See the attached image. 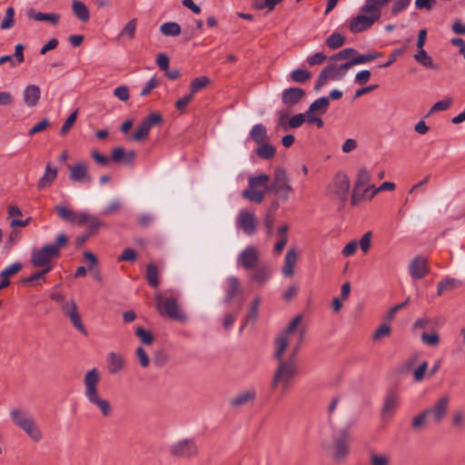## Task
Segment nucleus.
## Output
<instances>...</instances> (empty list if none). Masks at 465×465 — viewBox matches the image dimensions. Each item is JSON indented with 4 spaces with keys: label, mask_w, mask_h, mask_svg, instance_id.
Returning <instances> with one entry per match:
<instances>
[{
    "label": "nucleus",
    "mask_w": 465,
    "mask_h": 465,
    "mask_svg": "<svg viewBox=\"0 0 465 465\" xmlns=\"http://www.w3.org/2000/svg\"><path fill=\"white\" fill-rule=\"evenodd\" d=\"M241 292L242 289L239 279L235 276L228 277L226 280L224 301L226 302H232L236 294L240 293Z\"/></svg>",
    "instance_id": "nucleus-32"
},
{
    "label": "nucleus",
    "mask_w": 465,
    "mask_h": 465,
    "mask_svg": "<svg viewBox=\"0 0 465 465\" xmlns=\"http://www.w3.org/2000/svg\"><path fill=\"white\" fill-rule=\"evenodd\" d=\"M450 98H445L441 101L435 103L430 110V114H433L436 112H441L447 110L451 104Z\"/></svg>",
    "instance_id": "nucleus-61"
},
{
    "label": "nucleus",
    "mask_w": 465,
    "mask_h": 465,
    "mask_svg": "<svg viewBox=\"0 0 465 465\" xmlns=\"http://www.w3.org/2000/svg\"><path fill=\"white\" fill-rule=\"evenodd\" d=\"M22 269V265L19 262H14L5 267L0 273L1 278L8 279L9 277L16 274Z\"/></svg>",
    "instance_id": "nucleus-56"
},
{
    "label": "nucleus",
    "mask_w": 465,
    "mask_h": 465,
    "mask_svg": "<svg viewBox=\"0 0 465 465\" xmlns=\"http://www.w3.org/2000/svg\"><path fill=\"white\" fill-rule=\"evenodd\" d=\"M193 99V95L192 94H186L180 99H178L175 103V108L179 110L181 113L185 111L186 106L192 102Z\"/></svg>",
    "instance_id": "nucleus-59"
},
{
    "label": "nucleus",
    "mask_w": 465,
    "mask_h": 465,
    "mask_svg": "<svg viewBox=\"0 0 465 465\" xmlns=\"http://www.w3.org/2000/svg\"><path fill=\"white\" fill-rule=\"evenodd\" d=\"M107 370L110 374H116L124 370L126 361L124 356L116 351H109L106 355Z\"/></svg>",
    "instance_id": "nucleus-22"
},
{
    "label": "nucleus",
    "mask_w": 465,
    "mask_h": 465,
    "mask_svg": "<svg viewBox=\"0 0 465 465\" xmlns=\"http://www.w3.org/2000/svg\"><path fill=\"white\" fill-rule=\"evenodd\" d=\"M69 179L73 183L80 184H90L92 183V175L89 173V164L81 161L73 164H68Z\"/></svg>",
    "instance_id": "nucleus-12"
},
{
    "label": "nucleus",
    "mask_w": 465,
    "mask_h": 465,
    "mask_svg": "<svg viewBox=\"0 0 465 465\" xmlns=\"http://www.w3.org/2000/svg\"><path fill=\"white\" fill-rule=\"evenodd\" d=\"M428 420H430V416L427 411H424L423 412L413 418L412 426L415 429H420L425 425Z\"/></svg>",
    "instance_id": "nucleus-62"
},
{
    "label": "nucleus",
    "mask_w": 465,
    "mask_h": 465,
    "mask_svg": "<svg viewBox=\"0 0 465 465\" xmlns=\"http://www.w3.org/2000/svg\"><path fill=\"white\" fill-rule=\"evenodd\" d=\"M146 279L148 283L156 288L159 285L158 270L155 263L151 262L146 267Z\"/></svg>",
    "instance_id": "nucleus-39"
},
{
    "label": "nucleus",
    "mask_w": 465,
    "mask_h": 465,
    "mask_svg": "<svg viewBox=\"0 0 465 465\" xmlns=\"http://www.w3.org/2000/svg\"><path fill=\"white\" fill-rule=\"evenodd\" d=\"M62 312L68 316L72 324L84 334H86V330L82 322L81 316L78 312L76 302L74 300L64 302L62 306Z\"/></svg>",
    "instance_id": "nucleus-18"
},
{
    "label": "nucleus",
    "mask_w": 465,
    "mask_h": 465,
    "mask_svg": "<svg viewBox=\"0 0 465 465\" xmlns=\"http://www.w3.org/2000/svg\"><path fill=\"white\" fill-rule=\"evenodd\" d=\"M390 0H365L360 14L350 20V30L361 33L371 28L381 17L382 8Z\"/></svg>",
    "instance_id": "nucleus-4"
},
{
    "label": "nucleus",
    "mask_w": 465,
    "mask_h": 465,
    "mask_svg": "<svg viewBox=\"0 0 465 465\" xmlns=\"http://www.w3.org/2000/svg\"><path fill=\"white\" fill-rule=\"evenodd\" d=\"M329 62L330 64L326 66L319 75L318 83L316 84L317 90L324 85L329 80L341 79L347 73L348 69L351 67L349 61H346L343 64H339V61H331L329 59Z\"/></svg>",
    "instance_id": "nucleus-10"
},
{
    "label": "nucleus",
    "mask_w": 465,
    "mask_h": 465,
    "mask_svg": "<svg viewBox=\"0 0 465 465\" xmlns=\"http://www.w3.org/2000/svg\"><path fill=\"white\" fill-rule=\"evenodd\" d=\"M160 32L166 36H176L181 34V26L175 22H166L160 26Z\"/></svg>",
    "instance_id": "nucleus-38"
},
{
    "label": "nucleus",
    "mask_w": 465,
    "mask_h": 465,
    "mask_svg": "<svg viewBox=\"0 0 465 465\" xmlns=\"http://www.w3.org/2000/svg\"><path fill=\"white\" fill-rule=\"evenodd\" d=\"M102 372L97 368L85 371L83 378L84 396L89 405L98 411L104 418H109L114 412V407L109 400L99 391Z\"/></svg>",
    "instance_id": "nucleus-3"
},
{
    "label": "nucleus",
    "mask_w": 465,
    "mask_h": 465,
    "mask_svg": "<svg viewBox=\"0 0 465 465\" xmlns=\"http://www.w3.org/2000/svg\"><path fill=\"white\" fill-rule=\"evenodd\" d=\"M78 224H86L89 235L94 233L103 225V223L95 216L87 213H79Z\"/></svg>",
    "instance_id": "nucleus-31"
},
{
    "label": "nucleus",
    "mask_w": 465,
    "mask_h": 465,
    "mask_svg": "<svg viewBox=\"0 0 465 465\" xmlns=\"http://www.w3.org/2000/svg\"><path fill=\"white\" fill-rule=\"evenodd\" d=\"M210 83H211L210 78L205 75L196 77L190 84V92L189 93L192 94L193 95H194L198 92L204 89Z\"/></svg>",
    "instance_id": "nucleus-37"
},
{
    "label": "nucleus",
    "mask_w": 465,
    "mask_h": 465,
    "mask_svg": "<svg viewBox=\"0 0 465 465\" xmlns=\"http://www.w3.org/2000/svg\"><path fill=\"white\" fill-rule=\"evenodd\" d=\"M371 174L366 167H361L355 178L351 203L356 205L359 202L362 201V195H366L367 193L372 188Z\"/></svg>",
    "instance_id": "nucleus-9"
},
{
    "label": "nucleus",
    "mask_w": 465,
    "mask_h": 465,
    "mask_svg": "<svg viewBox=\"0 0 465 465\" xmlns=\"http://www.w3.org/2000/svg\"><path fill=\"white\" fill-rule=\"evenodd\" d=\"M371 239L372 232L369 231L363 233L359 242H357L359 244L358 248H360L364 254L367 253L371 247Z\"/></svg>",
    "instance_id": "nucleus-51"
},
{
    "label": "nucleus",
    "mask_w": 465,
    "mask_h": 465,
    "mask_svg": "<svg viewBox=\"0 0 465 465\" xmlns=\"http://www.w3.org/2000/svg\"><path fill=\"white\" fill-rule=\"evenodd\" d=\"M278 114V122H277V128H282L284 131H287L290 129V126L288 125V120H289V114L284 111H279L277 113Z\"/></svg>",
    "instance_id": "nucleus-63"
},
{
    "label": "nucleus",
    "mask_w": 465,
    "mask_h": 465,
    "mask_svg": "<svg viewBox=\"0 0 465 465\" xmlns=\"http://www.w3.org/2000/svg\"><path fill=\"white\" fill-rule=\"evenodd\" d=\"M235 224L245 234L252 236L257 232L258 221L253 213L242 209L237 213Z\"/></svg>",
    "instance_id": "nucleus-13"
},
{
    "label": "nucleus",
    "mask_w": 465,
    "mask_h": 465,
    "mask_svg": "<svg viewBox=\"0 0 465 465\" xmlns=\"http://www.w3.org/2000/svg\"><path fill=\"white\" fill-rule=\"evenodd\" d=\"M429 272L428 260L423 256H417L409 264V273L412 280H420Z\"/></svg>",
    "instance_id": "nucleus-20"
},
{
    "label": "nucleus",
    "mask_w": 465,
    "mask_h": 465,
    "mask_svg": "<svg viewBox=\"0 0 465 465\" xmlns=\"http://www.w3.org/2000/svg\"><path fill=\"white\" fill-rule=\"evenodd\" d=\"M400 393L394 390L386 392L383 398L381 415L383 419H391L400 406Z\"/></svg>",
    "instance_id": "nucleus-17"
},
{
    "label": "nucleus",
    "mask_w": 465,
    "mask_h": 465,
    "mask_svg": "<svg viewBox=\"0 0 465 465\" xmlns=\"http://www.w3.org/2000/svg\"><path fill=\"white\" fill-rule=\"evenodd\" d=\"M411 2V0H396L391 6V15H398L401 11H403L409 6Z\"/></svg>",
    "instance_id": "nucleus-57"
},
{
    "label": "nucleus",
    "mask_w": 465,
    "mask_h": 465,
    "mask_svg": "<svg viewBox=\"0 0 465 465\" xmlns=\"http://www.w3.org/2000/svg\"><path fill=\"white\" fill-rule=\"evenodd\" d=\"M277 360L278 365L273 375L272 386H280L283 391H286L298 371L297 362L295 358Z\"/></svg>",
    "instance_id": "nucleus-6"
},
{
    "label": "nucleus",
    "mask_w": 465,
    "mask_h": 465,
    "mask_svg": "<svg viewBox=\"0 0 465 465\" xmlns=\"http://www.w3.org/2000/svg\"><path fill=\"white\" fill-rule=\"evenodd\" d=\"M416 53L413 54V59L421 66L438 71L440 65L434 62L431 55L422 47L421 49H416Z\"/></svg>",
    "instance_id": "nucleus-28"
},
{
    "label": "nucleus",
    "mask_w": 465,
    "mask_h": 465,
    "mask_svg": "<svg viewBox=\"0 0 465 465\" xmlns=\"http://www.w3.org/2000/svg\"><path fill=\"white\" fill-rule=\"evenodd\" d=\"M55 211L58 216L65 222L69 223H76L78 224V216L79 213H74V211L68 209L64 204H58L55 206Z\"/></svg>",
    "instance_id": "nucleus-35"
},
{
    "label": "nucleus",
    "mask_w": 465,
    "mask_h": 465,
    "mask_svg": "<svg viewBox=\"0 0 465 465\" xmlns=\"http://www.w3.org/2000/svg\"><path fill=\"white\" fill-rule=\"evenodd\" d=\"M345 43V37L339 33L331 34L326 40L327 45L331 49H337Z\"/></svg>",
    "instance_id": "nucleus-50"
},
{
    "label": "nucleus",
    "mask_w": 465,
    "mask_h": 465,
    "mask_svg": "<svg viewBox=\"0 0 465 465\" xmlns=\"http://www.w3.org/2000/svg\"><path fill=\"white\" fill-rule=\"evenodd\" d=\"M58 169L52 163H47L43 176L37 183V189L44 190L50 187L57 178Z\"/></svg>",
    "instance_id": "nucleus-26"
},
{
    "label": "nucleus",
    "mask_w": 465,
    "mask_h": 465,
    "mask_svg": "<svg viewBox=\"0 0 465 465\" xmlns=\"http://www.w3.org/2000/svg\"><path fill=\"white\" fill-rule=\"evenodd\" d=\"M135 354H136L137 361L142 368L145 369L150 365L151 361L148 356V353L145 351V350L142 346H139L135 350Z\"/></svg>",
    "instance_id": "nucleus-54"
},
{
    "label": "nucleus",
    "mask_w": 465,
    "mask_h": 465,
    "mask_svg": "<svg viewBox=\"0 0 465 465\" xmlns=\"http://www.w3.org/2000/svg\"><path fill=\"white\" fill-rule=\"evenodd\" d=\"M137 27V19H131L120 31L119 37H126L128 39H133L135 35Z\"/></svg>",
    "instance_id": "nucleus-43"
},
{
    "label": "nucleus",
    "mask_w": 465,
    "mask_h": 465,
    "mask_svg": "<svg viewBox=\"0 0 465 465\" xmlns=\"http://www.w3.org/2000/svg\"><path fill=\"white\" fill-rule=\"evenodd\" d=\"M9 417L14 426L24 431L34 442H39L44 439V432L35 418L25 408H11Z\"/></svg>",
    "instance_id": "nucleus-5"
},
{
    "label": "nucleus",
    "mask_w": 465,
    "mask_h": 465,
    "mask_svg": "<svg viewBox=\"0 0 465 465\" xmlns=\"http://www.w3.org/2000/svg\"><path fill=\"white\" fill-rule=\"evenodd\" d=\"M432 323L433 321L431 318L420 317L414 322L412 328L413 330H425Z\"/></svg>",
    "instance_id": "nucleus-64"
},
{
    "label": "nucleus",
    "mask_w": 465,
    "mask_h": 465,
    "mask_svg": "<svg viewBox=\"0 0 465 465\" xmlns=\"http://www.w3.org/2000/svg\"><path fill=\"white\" fill-rule=\"evenodd\" d=\"M23 102L27 107H35L41 97L40 87L36 84H28L23 90Z\"/></svg>",
    "instance_id": "nucleus-25"
},
{
    "label": "nucleus",
    "mask_w": 465,
    "mask_h": 465,
    "mask_svg": "<svg viewBox=\"0 0 465 465\" xmlns=\"http://www.w3.org/2000/svg\"><path fill=\"white\" fill-rule=\"evenodd\" d=\"M250 135L252 139L258 144L263 143L268 139L266 128L262 124L253 125L250 132Z\"/></svg>",
    "instance_id": "nucleus-36"
},
{
    "label": "nucleus",
    "mask_w": 465,
    "mask_h": 465,
    "mask_svg": "<svg viewBox=\"0 0 465 465\" xmlns=\"http://www.w3.org/2000/svg\"><path fill=\"white\" fill-rule=\"evenodd\" d=\"M135 334L143 344L150 345L153 341V334L150 331L144 330L143 327H137L135 329Z\"/></svg>",
    "instance_id": "nucleus-53"
},
{
    "label": "nucleus",
    "mask_w": 465,
    "mask_h": 465,
    "mask_svg": "<svg viewBox=\"0 0 465 465\" xmlns=\"http://www.w3.org/2000/svg\"><path fill=\"white\" fill-rule=\"evenodd\" d=\"M72 9L74 15L82 22H87L90 18L88 7L81 1L74 0Z\"/></svg>",
    "instance_id": "nucleus-34"
},
{
    "label": "nucleus",
    "mask_w": 465,
    "mask_h": 465,
    "mask_svg": "<svg viewBox=\"0 0 465 465\" xmlns=\"http://www.w3.org/2000/svg\"><path fill=\"white\" fill-rule=\"evenodd\" d=\"M351 188V181L344 173H338L329 185V193L341 200L346 199Z\"/></svg>",
    "instance_id": "nucleus-15"
},
{
    "label": "nucleus",
    "mask_w": 465,
    "mask_h": 465,
    "mask_svg": "<svg viewBox=\"0 0 465 465\" xmlns=\"http://www.w3.org/2000/svg\"><path fill=\"white\" fill-rule=\"evenodd\" d=\"M450 402V397L448 395H442L440 397L433 406L427 411L430 420L434 423H439L445 417Z\"/></svg>",
    "instance_id": "nucleus-19"
},
{
    "label": "nucleus",
    "mask_w": 465,
    "mask_h": 465,
    "mask_svg": "<svg viewBox=\"0 0 465 465\" xmlns=\"http://www.w3.org/2000/svg\"><path fill=\"white\" fill-rule=\"evenodd\" d=\"M298 261V252L295 248L287 251L282 266V274L284 277H292L294 274V268Z\"/></svg>",
    "instance_id": "nucleus-29"
},
{
    "label": "nucleus",
    "mask_w": 465,
    "mask_h": 465,
    "mask_svg": "<svg viewBox=\"0 0 465 465\" xmlns=\"http://www.w3.org/2000/svg\"><path fill=\"white\" fill-rule=\"evenodd\" d=\"M134 152L131 151L126 153L122 147H116L112 152V159L114 162H121L123 160H126L127 162H132L134 158Z\"/></svg>",
    "instance_id": "nucleus-44"
},
{
    "label": "nucleus",
    "mask_w": 465,
    "mask_h": 465,
    "mask_svg": "<svg viewBox=\"0 0 465 465\" xmlns=\"http://www.w3.org/2000/svg\"><path fill=\"white\" fill-rule=\"evenodd\" d=\"M392 456L387 451L372 450L369 454L370 465H391Z\"/></svg>",
    "instance_id": "nucleus-33"
},
{
    "label": "nucleus",
    "mask_w": 465,
    "mask_h": 465,
    "mask_svg": "<svg viewBox=\"0 0 465 465\" xmlns=\"http://www.w3.org/2000/svg\"><path fill=\"white\" fill-rule=\"evenodd\" d=\"M163 118L161 114L153 113L149 114L145 119L143 120L141 124L138 126L134 134L132 135L134 141H141L146 138L150 133L152 127L162 122Z\"/></svg>",
    "instance_id": "nucleus-16"
},
{
    "label": "nucleus",
    "mask_w": 465,
    "mask_h": 465,
    "mask_svg": "<svg viewBox=\"0 0 465 465\" xmlns=\"http://www.w3.org/2000/svg\"><path fill=\"white\" fill-rule=\"evenodd\" d=\"M260 250L254 245H247L238 255L236 263L238 267L245 270L255 268L260 261Z\"/></svg>",
    "instance_id": "nucleus-14"
},
{
    "label": "nucleus",
    "mask_w": 465,
    "mask_h": 465,
    "mask_svg": "<svg viewBox=\"0 0 465 465\" xmlns=\"http://www.w3.org/2000/svg\"><path fill=\"white\" fill-rule=\"evenodd\" d=\"M269 175L258 173L248 178V188L243 190L242 195L249 202L261 203L265 196V191L259 190L260 187H265L266 191L272 192L278 199L282 202L289 201L293 188L291 183V178L285 169L276 167L273 172V182L268 186Z\"/></svg>",
    "instance_id": "nucleus-1"
},
{
    "label": "nucleus",
    "mask_w": 465,
    "mask_h": 465,
    "mask_svg": "<svg viewBox=\"0 0 465 465\" xmlns=\"http://www.w3.org/2000/svg\"><path fill=\"white\" fill-rule=\"evenodd\" d=\"M420 340L427 346L436 347L440 343V335L436 331L422 332Z\"/></svg>",
    "instance_id": "nucleus-46"
},
{
    "label": "nucleus",
    "mask_w": 465,
    "mask_h": 465,
    "mask_svg": "<svg viewBox=\"0 0 465 465\" xmlns=\"http://www.w3.org/2000/svg\"><path fill=\"white\" fill-rule=\"evenodd\" d=\"M257 154L263 159H271L275 154V148L273 145L264 142L260 144V147L257 149Z\"/></svg>",
    "instance_id": "nucleus-48"
},
{
    "label": "nucleus",
    "mask_w": 465,
    "mask_h": 465,
    "mask_svg": "<svg viewBox=\"0 0 465 465\" xmlns=\"http://www.w3.org/2000/svg\"><path fill=\"white\" fill-rule=\"evenodd\" d=\"M256 398V391L253 388L242 390L236 393L231 400L230 405L234 408L242 407L252 402Z\"/></svg>",
    "instance_id": "nucleus-24"
},
{
    "label": "nucleus",
    "mask_w": 465,
    "mask_h": 465,
    "mask_svg": "<svg viewBox=\"0 0 465 465\" xmlns=\"http://www.w3.org/2000/svg\"><path fill=\"white\" fill-rule=\"evenodd\" d=\"M290 77L292 82L302 84L312 77V74L305 69H295L291 72Z\"/></svg>",
    "instance_id": "nucleus-45"
},
{
    "label": "nucleus",
    "mask_w": 465,
    "mask_h": 465,
    "mask_svg": "<svg viewBox=\"0 0 465 465\" xmlns=\"http://www.w3.org/2000/svg\"><path fill=\"white\" fill-rule=\"evenodd\" d=\"M358 242L356 240L350 241L341 249V254L343 258H349L355 254L358 249Z\"/></svg>",
    "instance_id": "nucleus-55"
},
{
    "label": "nucleus",
    "mask_w": 465,
    "mask_h": 465,
    "mask_svg": "<svg viewBox=\"0 0 465 465\" xmlns=\"http://www.w3.org/2000/svg\"><path fill=\"white\" fill-rule=\"evenodd\" d=\"M305 95L303 89L300 87H291L285 89L282 94V104L287 107H292L300 103Z\"/></svg>",
    "instance_id": "nucleus-23"
},
{
    "label": "nucleus",
    "mask_w": 465,
    "mask_h": 465,
    "mask_svg": "<svg viewBox=\"0 0 465 465\" xmlns=\"http://www.w3.org/2000/svg\"><path fill=\"white\" fill-rule=\"evenodd\" d=\"M15 25V9L12 6L7 7L4 19L1 23V28L3 30L10 29Z\"/></svg>",
    "instance_id": "nucleus-49"
},
{
    "label": "nucleus",
    "mask_w": 465,
    "mask_h": 465,
    "mask_svg": "<svg viewBox=\"0 0 465 465\" xmlns=\"http://www.w3.org/2000/svg\"><path fill=\"white\" fill-rule=\"evenodd\" d=\"M329 98L328 97H321L315 100L310 106V112H314L320 115L325 114L329 106Z\"/></svg>",
    "instance_id": "nucleus-41"
},
{
    "label": "nucleus",
    "mask_w": 465,
    "mask_h": 465,
    "mask_svg": "<svg viewBox=\"0 0 465 465\" xmlns=\"http://www.w3.org/2000/svg\"><path fill=\"white\" fill-rule=\"evenodd\" d=\"M303 114L306 115L305 122H307L308 124H315L318 128H322L323 126L322 119L317 115L318 114L314 112H310L309 108Z\"/></svg>",
    "instance_id": "nucleus-58"
},
{
    "label": "nucleus",
    "mask_w": 465,
    "mask_h": 465,
    "mask_svg": "<svg viewBox=\"0 0 465 465\" xmlns=\"http://www.w3.org/2000/svg\"><path fill=\"white\" fill-rule=\"evenodd\" d=\"M272 274V268L269 265L263 264L253 270L250 280L257 286H262L270 281Z\"/></svg>",
    "instance_id": "nucleus-27"
},
{
    "label": "nucleus",
    "mask_w": 465,
    "mask_h": 465,
    "mask_svg": "<svg viewBox=\"0 0 465 465\" xmlns=\"http://www.w3.org/2000/svg\"><path fill=\"white\" fill-rule=\"evenodd\" d=\"M154 302L160 314L182 322L187 320V316L176 298H164L162 292H156Z\"/></svg>",
    "instance_id": "nucleus-7"
},
{
    "label": "nucleus",
    "mask_w": 465,
    "mask_h": 465,
    "mask_svg": "<svg viewBox=\"0 0 465 465\" xmlns=\"http://www.w3.org/2000/svg\"><path fill=\"white\" fill-rule=\"evenodd\" d=\"M357 54V51L353 48H345L332 55L331 61L352 60Z\"/></svg>",
    "instance_id": "nucleus-47"
},
{
    "label": "nucleus",
    "mask_w": 465,
    "mask_h": 465,
    "mask_svg": "<svg viewBox=\"0 0 465 465\" xmlns=\"http://www.w3.org/2000/svg\"><path fill=\"white\" fill-rule=\"evenodd\" d=\"M305 121L306 115H304L303 114H297L289 118L288 125L290 126V128H299L305 123Z\"/></svg>",
    "instance_id": "nucleus-60"
},
{
    "label": "nucleus",
    "mask_w": 465,
    "mask_h": 465,
    "mask_svg": "<svg viewBox=\"0 0 465 465\" xmlns=\"http://www.w3.org/2000/svg\"><path fill=\"white\" fill-rule=\"evenodd\" d=\"M391 334L390 322L381 323L373 333V341H378L389 338Z\"/></svg>",
    "instance_id": "nucleus-42"
},
{
    "label": "nucleus",
    "mask_w": 465,
    "mask_h": 465,
    "mask_svg": "<svg viewBox=\"0 0 465 465\" xmlns=\"http://www.w3.org/2000/svg\"><path fill=\"white\" fill-rule=\"evenodd\" d=\"M302 316H296L285 331L275 339L274 356L276 359L295 358L304 338L305 331L300 326Z\"/></svg>",
    "instance_id": "nucleus-2"
},
{
    "label": "nucleus",
    "mask_w": 465,
    "mask_h": 465,
    "mask_svg": "<svg viewBox=\"0 0 465 465\" xmlns=\"http://www.w3.org/2000/svg\"><path fill=\"white\" fill-rule=\"evenodd\" d=\"M380 56H381V54L377 53V52L369 53V54H360L357 52L356 56L353 57L352 60H349V63H350L351 66H353L356 64H362L369 63Z\"/></svg>",
    "instance_id": "nucleus-40"
},
{
    "label": "nucleus",
    "mask_w": 465,
    "mask_h": 465,
    "mask_svg": "<svg viewBox=\"0 0 465 465\" xmlns=\"http://www.w3.org/2000/svg\"><path fill=\"white\" fill-rule=\"evenodd\" d=\"M58 256V246L47 244L33 251L31 262L34 266H44L50 264Z\"/></svg>",
    "instance_id": "nucleus-11"
},
{
    "label": "nucleus",
    "mask_w": 465,
    "mask_h": 465,
    "mask_svg": "<svg viewBox=\"0 0 465 465\" xmlns=\"http://www.w3.org/2000/svg\"><path fill=\"white\" fill-rule=\"evenodd\" d=\"M199 451V446L193 438L180 439L169 448L170 454L179 459H193L198 456Z\"/></svg>",
    "instance_id": "nucleus-8"
},
{
    "label": "nucleus",
    "mask_w": 465,
    "mask_h": 465,
    "mask_svg": "<svg viewBox=\"0 0 465 465\" xmlns=\"http://www.w3.org/2000/svg\"><path fill=\"white\" fill-rule=\"evenodd\" d=\"M28 18L38 22H48L56 25L60 20V15L54 13L35 12L34 8H28L25 12Z\"/></svg>",
    "instance_id": "nucleus-30"
},
{
    "label": "nucleus",
    "mask_w": 465,
    "mask_h": 465,
    "mask_svg": "<svg viewBox=\"0 0 465 465\" xmlns=\"http://www.w3.org/2000/svg\"><path fill=\"white\" fill-rule=\"evenodd\" d=\"M349 441L350 437L346 433L335 440L332 450V458L335 460L341 461L347 458L350 452Z\"/></svg>",
    "instance_id": "nucleus-21"
},
{
    "label": "nucleus",
    "mask_w": 465,
    "mask_h": 465,
    "mask_svg": "<svg viewBox=\"0 0 465 465\" xmlns=\"http://www.w3.org/2000/svg\"><path fill=\"white\" fill-rule=\"evenodd\" d=\"M457 285H458V281H456L455 279H451V278L444 279L438 283L437 294L439 296H440L444 292L451 290V289L457 287Z\"/></svg>",
    "instance_id": "nucleus-52"
}]
</instances>
